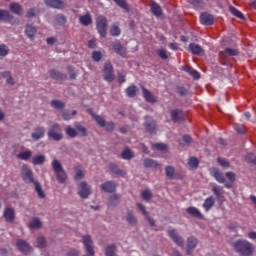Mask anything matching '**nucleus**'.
Instances as JSON below:
<instances>
[{"label": "nucleus", "mask_w": 256, "mask_h": 256, "mask_svg": "<svg viewBox=\"0 0 256 256\" xmlns=\"http://www.w3.org/2000/svg\"><path fill=\"white\" fill-rule=\"evenodd\" d=\"M232 247L235 253H238V255L241 256H251L253 253H255V245L245 239L236 240L232 244Z\"/></svg>", "instance_id": "f257e3e1"}, {"label": "nucleus", "mask_w": 256, "mask_h": 256, "mask_svg": "<svg viewBox=\"0 0 256 256\" xmlns=\"http://www.w3.org/2000/svg\"><path fill=\"white\" fill-rule=\"evenodd\" d=\"M107 25H108V22H107V18H105V16H99L96 19L97 31H98L99 35L104 39L107 37Z\"/></svg>", "instance_id": "f03ea898"}, {"label": "nucleus", "mask_w": 256, "mask_h": 256, "mask_svg": "<svg viewBox=\"0 0 256 256\" xmlns=\"http://www.w3.org/2000/svg\"><path fill=\"white\" fill-rule=\"evenodd\" d=\"M48 137L49 139H53V141H61L63 139L61 126L59 124H53L48 130Z\"/></svg>", "instance_id": "7ed1b4c3"}, {"label": "nucleus", "mask_w": 256, "mask_h": 256, "mask_svg": "<svg viewBox=\"0 0 256 256\" xmlns=\"http://www.w3.org/2000/svg\"><path fill=\"white\" fill-rule=\"evenodd\" d=\"M21 175H22V179L24 181V183H37V181H35V178L33 177V170H31V168L27 165H23L21 168Z\"/></svg>", "instance_id": "20e7f679"}, {"label": "nucleus", "mask_w": 256, "mask_h": 256, "mask_svg": "<svg viewBox=\"0 0 256 256\" xmlns=\"http://www.w3.org/2000/svg\"><path fill=\"white\" fill-rule=\"evenodd\" d=\"M104 80L111 83V81H115V75L113 74V65L111 63L104 64Z\"/></svg>", "instance_id": "39448f33"}, {"label": "nucleus", "mask_w": 256, "mask_h": 256, "mask_svg": "<svg viewBox=\"0 0 256 256\" xmlns=\"http://www.w3.org/2000/svg\"><path fill=\"white\" fill-rule=\"evenodd\" d=\"M16 247L21 251V253H24V255H29V253H32L33 251V248H31L29 243L23 239L17 240Z\"/></svg>", "instance_id": "423d86ee"}, {"label": "nucleus", "mask_w": 256, "mask_h": 256, "mask_svg": "<svg viewBox=\"0 0 256 256\" xmlns=\"http://www.w3.org/2000/svg\"><path fill=\"white\" fill-rule=\"evenodd\" d=\"M170 117L173 123H179L180 121L185 120V114L181 109H172L170 111Z\"/></svg>", "instance_id": "0eeeda50"}, {"label": "nucleus", "mask_w": 256, "mask_h": 256, "mask_svg": "<svg viewBox=\"0 0 256 256\" xmlns=\"http://www.w3.org/2000/svg\"><path fill=\"white\" fill-rule=\"evenodd\" d=\"M79 192L78 195L82 199H89V195H91V189H89V186L87 185V182H81L79 185Z\"/></svg>", "instance_id": "6e6552de"}, {"label": "nucleus", "mask_w": 256, "mask_h": 256, "mask_svg": "<svg viewBox=\"0 0 256 256\" xmlns=\"http://www.w3.org/2000/svg\"><path fill=\"white\" fill-rule=\"evenodd\" d=\"M169 237L172 239L174 243L178 245V247H183L185 245V241L183 240V237L179 236L175 229L168 231Z\"/></svg>", "instance_id": "1a4fd4ad"}, {"label": "nucleus", "mask_w": 256, "mask_h": 256, "mask_svg": "<svg viewBox=\"0 0 256 256\" xmlns=\"http://www.w3.org/2000/svg\"><path fill=\"white\" fill-rule=\"evenodd\" d=\"M101 191L104 193H115L117 189V184L113 181H107L100 186Z\"/></svg>", "instance_id": "9d476101"}, {"label": "nucleus", "mask_w": 256, "mask_h": 256, "mask_svg": "<svg viewBox=\"0 0 256 256\" xmlns=\"http://www.w3.org/2000/svg\"><path fill=\"white\" fill-rule=\"evenodd\" d=\"M49 75L51 79H55L56 81H67V74L57 70V69H51L49 71Z\"/></svg>", "instance_id": "9b49d317"}, {"label": "nucleus", "mask_w": 256, "mask_h": 256, "mask_svg": "<svg viewBox=\"0 0 256 256\" xmlns=\"http://www.w3.org/2000/svg\"><path fill=\"white\" fill-rule=\"evenodd\" d=\"M198 243L199 241L197 240V238H195V236H190L187 239V250H186L187 255H193V249L197 247Z\"/></svg>", "instance_id": "f8f14e48"}, {"label": "nucleus", "mask_w": 256, "mask_h": 256, "mask_svg": "<svg viewBox=\"0 0 256 256\" xmlns=\"http://www.w3.org/2000/svg\"><path fill=\"white\" fill-rule=\"evenodd\" d=\"M45 127L37 126L34 129V132L31 134V137L34 141H39V139H43L45 137Z\"/></svg>", "instance_id": "ddd939ff"}, {"label": "nucleus", "mask_w": 256, "mask_h": 256, "mask_svg": "<svg viewBox=\"0 0 256 256\" xmlns=\"http://www.w3.org/2000/svg\"><path fill=\"white\" fill-rule=\"evenodd\" d=\"M44 3L52 9H63L65 7L63 0H44Z\"/></svg>", "instance_id": "4468645a"}, {"label": "nucleus", "mask_w": 256, "mask_h": 256, "mask_svg": "<svg viewBox=\"0 0 256 256\" xmlns=\"http://www.w3.org/2000/svg\"><path fill=\"white\" fill-rule=\"evenodd\" d=\"M142 93L147 103H157V96L153 95L145 86H142Z\"/></svg>", "instance_id": "2eb2a0df"}, {"label": "nucleus", "mask_w": 256, "mask_h": 256, "mask_svg": "<svg viewBox=\"0 0 256 256\" xmlns=\"http://www.w3.org/2000/svg\"><path fill=\"white\" fill-rule=\"evenodd\" d=\"M112 49L117 53L118 55H121V57H125L127 55V49L123 47V44L121 42L116 41L112 43Z\"/></svg>", "instance_id": "dca6fc26"}, {"label": "nucleus", "mask_w": 256, "mask_h": 256, "mask_svg": "<svg viewBox=\"0 0 256 256\" xmlns=\"http://www.w3.org/2000/svg\"><path fill=\"white\" fill-rule=\"evenodd\" d=\"M150 11L154 17H163V8L157 2H152L150 5Z\"/></svg>", "instance_id": "f3484780"}, {"label": "nucleus", "mask_w": 256, "mask_h": 256, "mask_svg": "<svg viewBox=\"0 0 256 256\" xmlns=\"http://www.w3.org/2000/svg\"><path fill=\"white\" fill-rule=\"evenodd\" d=\"M200 21L202 25H213L215 23V17L209 13H202L200 15Z\"/></svg>", "instance_id": "a211bd4d"}, {"label": "nucleus", "mask_w": 256, "mask_h": 256, "mask_svg": "<svg viewBox=\"0 0 256 256\" xmlns=\"http://www.w3.org/2000/svg\"><path fill=\"white\" fill-rule=\"evenodd\" d=\"M202 207H203L204 211H206V213L211 211V209H213V207H215V197L209 196L208 198H206L204 200Z\"/></svg>", "instance_id": "6ab92c4d"}, {"label": "nucleus", "mask_w": 256, "mask_h": 256, "mask_svg": "<svg viewBox=\"0 0 256 256\" xmlns=\"http://www.w3.org/2000/svg\"><path fill=\"white\" fill-rule=\"evenodd\" d=\"M145 119H146V122L144 124L145 129L148 130L149 133H153V131H155V129L157 128V124L155 120H153V118L149 116H146Z\"/></svg>", "instance_id": "aec40b11"}, {"label": "nucleus", "mask_w": 256, "mask_h": 256, "mask_svg": "<svg viewBox=\"0 0 256 256\" xmlns=\"http://www.w3.org/2000/svg\"><path fill=\"white\" fill-rule=\"evenodd\" d=\"M3 215L7 223H13L15 221V210L13 208H6Z\"/></svg>", "instance_id": "412c9836"}, {"label": "nucleus", "mask_w": 256, "mask_h": 256, "mask_svg": "<svg viewBox=\"0 0 256 256\" xmlns=\"http://www.w3.org/2000/svg\"><path fill=\"white\" fill-rule=\"evenodd\" d=\"M25 33L31 41L35 39V35H37V28L33 26V24L26 25Z\"/></svg>", "instance_id": "4be33fe9"}, {"label": "nucleus", "mask_w": 256, "mask_h": 256, "mask_svg": "<svg viewBox=\"0 0 256 256\" xmlns=\"http://www.w3.org/2000/svg\"><path fill=\"white\" fill-rule=\"evenodd\" d=\"M187 213L188 215H190L191 217H195L196 219H204V216L201 213V211H199V209L193 206L187 208Z\"/></svg>", "instance_id": "5701e85b"}, {"label": "nucleus", "mask_w": 256, "mask_h": 256, "mask_svg": "<svg viewBox=\"0 0 256 256\" xmlns=\"http://www.w3.org/2000/svg\"><path fill=\"white\" fill-rule=\"evenodd\" d=\"M9 9L14 15H23V7L17 2L10 3Z\"/></svg>", "instance_id": "b1692460"}, {"label": "nucleus", "mask_w": 256, "mask_h": 256, "mask_svg": "<svg viewBox=\"0 0 256 256\" xmlns=\"http://www.w3.org/2000/svg\"><path fill=\"white\" fill-rule=\"evenodd\" d=\"M144 167H146V169H159L160 164L156 160L146 158L144 159Z\"/></svg>", "instance_id": "393cba45"}, {"label": "nucleus", "mask_w": 256, "mask_h": 256, "mask_svg": "<svg viewBox=\"0 0 256 256\" xmlns=\"http://www.w3.org/2000/svg\"><path fill=\"white\" fill-rule=\"evenodd\" d=\"M225 55H228V57H237V55H239V50L233 48H225L224 52H220V57L223 58Z\"/></svg>", "instance_id": "a878e982"}, {"label": "nucleus", "mask_w": 256, "mask_h": 256, "mask_svg": "<svg viewBox=\"0 0 256 256\" xmlns=\"http://www.w3.org/2000/svg\"><path fill=\"white\" fill-rule=\"evenodd\" d=\"M189 51L192 55H201V53H203V48L199 44L191 43L189 45Z\"/></svg>", "instance_id": "bb28decb"}, {"label": "nucleus", "mask_w": 256, "mask_h": 256, "mask_svg": "<svg viewBox=\"0 0 256 256\" xmlns=\"http://www.w3.org/2000/svg\"><path fill=\"white\" fill-rule=\"evenodd\" d=\"M33 157V152L31 150H26L17 154V159L21 161H29Z\"/></svg>", "instance_id": "cd10ccee"}, {"label": "nucleus", "mask_w": 256, "mask_h": 256, "mask_svg": "<svg viewBox=\"0 0 256 256\" xmlns=\"http://www.w3.org/2000/svg\"><path fill=\"white\" fill-rule=\"evenodd\" d=\"M117 254V246L115 244H109L105 248V255L106 256H116Z\"/></svg>", "instance_id": "c85d7f7f"}, {"label": "nucleus", "mask_w": 256, "mask_h": 256, "mask_svg": "<svg viewBox=\"0 0 256 256\" xmlns=\"http://www.w3.org/2000/svg\"><path fill=\"white\" fill-rule=\"evenodd\" d=\"M13 15L8 10L0 9V21H12Z\"/></svg>", "instance_id": "c756f323"}, {"label": "nucleus", "mask_w": 256, "mask_h": 256, "mask_svg": "<svg viewBox=\"0 0 256 256\" xmlns=\"http://www.w3.org/2000/svg\"><path fill=\"white\" fill-rule=\"evenodd\" d=\"M138 91H139V88H137V86L132 84L128 88H126V95L127 97L133 98L137 95Z\"/></svg>", "instance_id": "7c9ffc66"}, {"label": "nucleus", "mask_w": 256, "mask_h": 256, "mask_svg": "<svg viewBox=\"0 0 256 256\" xmlns=\"http://www.w3.org/2000/svg\"><path fill=\"white\" fill-rule=\"evenodd\" d=\"M109 169L114 175H119L120 177H123V175H125V172H123V170H121L119 166H117V164H109Z\"/></svg>", "instance_id": "2f4dec72"}, {"label": "nucleus", "mask_w": 256, "mask_h": 256, "mask_svg": "<svg viewBox=\"0 0 256 256\" xmlns=\"http://www.w3.org/2000/svg\"><path fill=\"white\" fill-rule=\"evenodd\" d=\"M42 226L43 224L41 223V220H39L37 217H34L28 224L29 229H41Z\"/></svg>", "instance_id": "473e14b6"}, {"label": "nucleus", "mask_w": 256, "mask_h": 256, "mask_svg": "<svg viewBox=\"0 0 256 256\" xmlns=\"http://www.w3.org/2000/svg\"><path fill=\"white\" fill-rule=\"evenodd\" d=\"M79 21H80L81 25H83L84 27H87V26L91 25V23H93V20L91 19V15H89V14H85V15L81 16L79 18Z\"/></svg>", "instance_id": "72a5a7b5"}, {"label": "nucleus", "mask_w": 256, "mask_h": 256, "mask_svg": "<svg viewBox=\"0 0 256 256\" xmlns=\"http://www.w3.org/2000/svg\"><path fill=\"white\" fill-rule=\"evenodd\" d=\"M34 186L39 199H45V191H43V187L41 186V183L34 182Z\"/></svg>", "instance_id": "f704fd0d"}, {"label": "nucleus", "mask_w": 256, "mask_h": 256, "mask_svg": "<svg viewBox=\"0 0 256 256\" xmlns=\"http://www.w3.org/2000/svg\"><path fill=\"white\" fill-rule=\"evenodd\" d=\"M65 131L66 135L70 137V139H75V137L79 135V133H77V128H73L71 126H67Z\"/></svg>", "instance_id": "c9c22d12"}, {"label": "nucleus", "mask_w": 256, "mask_h": 256, "mask_svg": "<svg viewBox=\"0 0 256 256\" xmlns=\"http://www.w3.org/2000/svg\"><path fill=\"white\" fill-rule=\"evenodd\" d=\"M75 129L80 137H87V128L79 123L75 124Z\"/></svg>", "instance_id": "e433bc0d"}, {"label": "nucleus", "mask_w": 256, "mask_h": 256, "mask_svg": "<svg viewBox=\"0 0 256 256\" xmlns=\"http://www.w3.org/2000/svg\"><path fill=\"white\" fill-rule=\"evenodd\" d=\"M32 163L34 165H43L45 163V155H43V154L35 155L32 158Z\"/></svg>", "instance_id": "4c0bfd02"}, {"label": "nucleus", "mask_w": 256, "mask_h": 256, "mask_svg": "<svg viewBox=\"0 0 256 256\" xmlns=\"http://www.w3.org/2000/svg\"><path fill=\"white\" fill-rule=\"evenodd\" d=\"M166 177L173 181L175 179V168L173 166H166L165 168Z\"/></svg>", "instance_id": "58836bf2"}, {"label": "nucleus", "mask_w": 256, "mask_h": 256, "mask_svg": "<svg viewBox=\"0 0 256 256\" xmlns=\"http://www.w3.org/2000/svg\"><path fill=\"white\" fill-rule=\"evenodd\" d=\"M212 192L217 197V199H221V198H223V195H225L223 188H221L220 186L212 187Z\"/></svg>", "instance_id": "ea45409f"}, {"label": "nucleus", "mask_w": 256, "mask_h": 256, "mask_svg": "<svg viewBox=\"0 0 256 256\" xmlns=\"http://www.w3.org/2000/svg\"><path fill=\"white\" fill-rule=\"evenodd\" d=\"M122 159H125L126 161H129L130 159H133V152L131 151V149H129L128 147H126L122 154H121Z\"/></svg>", "instance_id": "a19ab883"}, {"label": "nucleus", "mask_w": 256, "mask_h": 256, "mask_svg": "<svg viewBox=\"0 0 256 256\" xmlns=\"http://www.w3.org/2000/svg\"><path fill=\"white\" fill-rule=\"evenodd\" d=\"M56 179L59 183H65L67 181V173L65 172V170L56 172Z\"/></svg>", "instance_id": "79ce46f5"}, {"label": "nucleus", "mask_w": 256, "mask_h": 256, "mask_svg": "<svg viewBox=\"0 0 256 256\" xmlns=\"http://www.w3.org/2000/svg\"><path fill=\"white\" fill-rule=\"evenodd\" d=\"M192 141L193 139L191 138V136L184 135L182 139L178 140V143L181 147H185V145H189V143H191Z\"/></svg>", "instance_id": "37998d69"}, {"label": "nucleus", "mask_w": 256, "mask_h": 256, "mask_svg": "<svg viewBox=\"0 0 256 256\" xmlns=\"http://www.w3.org/2000/svg\"><path fill=\"white\" fill-rule=\"evenodd\" d=\"M52 168L54 173H59L63 171V166L61 165V162H59V160L57 159L52 161Z\"/></svg>", "instance_id": "c03bdc74"}, {"label": "nucleus", "mask_w": 256, "mask_h": 256, "mask_svg": "<svg viewBox=\"0 0 256 256\" xmlns=\"http://www.w3.org/2000/svg\"><path fill=\"white\" fill-rule=\"evenodd\" d=\"M234 130L236 133H239L240 135H245V133L247 132V129L245 128V125L243 124H234L233 125Z\"/></svg>", "instance_id": "a18cd8bd"}, {"label": "nucleus", "mask_w": 256, "mask_h": 256, "mask_svg": "<svg viewBox=\"0 0 256 256\" xmlns=\"http://www.w3.org/2000/svg\"><path fill=\"white\" fill-rule=\"evenodd\" d=\"M50 105L54 107V109H64L65 108V103L61 100H52Z\"/></svg>", "instance_id": "49530a36"}, {"label": "nucleus", "mask_w": 256, "mask_h": 256, "mask_svg": "<svg viewBox=\"0 0 256 256\" xmlns=\"http://www.w3.org/2000/svg\"><path fill=\"white\" fill-rule=\"evenodd\" d=\"M214 177H215L216 181H218V183L226 182L225 175L223 173H221L219 170H215Z\"/></svg>", "instance_id": "de8ad7c7"}, {"label": "nucleus", "mask_w": 256, "mask_h": 256, "mask_svg": "<svg viewBox=\"0 0 256 256\" xmlns=\"http://www.w3.org/2000/svg\"><path fill=\"white\" fill-rule=\"evenodd\" d=\"M188 3L194 7V9H203V0H188Z\"/></svg>", "instance_id": "09e8293b"}, {"label": "nucleus", "mask_w": 256, "mask_h": 256, "mask_svg": "<svg viewBox=\"0 0 256 256\" xmlns=\"http://www.w3.org/2000/svg\"><path fill=\"white\" fill-rule=\"evenodd\" d=\"M152 147L156 151H167L169 149V146L167 144H163V143H154L152 145Z\"/></svg>", "instance_id": "8fccbe9b"}, {"label": "nucleus", "mask_w": 256, "mask_h": 256, "mask_svg": "<svg viewBox=\"0 0 256 256\" xmlns=\"http://www.w3.org/2000/svg\"><path fill=\"white\" fill-rule=\"evenodd\" d=\"M110 35H112V37H119L121 35V28L117 25L111 26Z\"/></svg>", "instance_id": "3c124183"}, {"label": "nucleus", "mask_w": 256, "mask_h": 256, "mask_svg": "<svg viewBox=\"0 0 256 256\" xmlns=\"http://www.w3.org/2000/svg\"><path fill=\"white\" fill-rule=\"evenodd\" d=\"M141 197L144 201H149L150 199H153V194L151 193V190L146 189L141 192Z\"/></svg>", "instance_id": "603ef678"}, {"label": "nucleus", "mask_w": 256, "mask_h": 256, "mask_svg": "<svg viewBox=\"0 0 256 256\" xmlns=\"http://www.w3.org/2000/svg\"><path fill=\"white\" fill-rule=\"evenodd\" d=\"M188 165L191 169H197V167H199V159L196 157H190Z\"/></svg>", "instance_id": "864d4df0"}, {"label": "nucleus", "mask_w": 256, "mask_h": 256, "mask_svg": "<svg viewBox=\"0 0 256 256\" xmlns=\"http://www.w3.org/2000/svg\"><path fill=\"white\" fill-rule=\"evenodd\" d=\"M55 21L57 25H65V23H67V18L63 14H58L55 16Z\"/></svg>", "instance_id": "5fc2aeb1"}, {"label": "nucleus", "mask_w": 256, "mask_h": 256, "mask_svg": "<svg viewBox=\"0 0 256 256\" xmlns=\"http://www.w3.org/2000/svg\"><path fill=\"white\" fill-rule=\"evenodd\" d=\"M74 169L77 171L74 176V179L76 181H80V179H83L84 174H83V171L81 170V166H75Z\"/></svg>", "instance_id": "6e6d98bb"}, {"label": "nucleus", "mask_w": 256, "mask_h": 256, "mask_svg": "<svg viewBox=\"0 0 256 256\" xmlns=\"http://www.w3.org/2000/svg\"><path fill=\"white\" fill-rule=\"evenodd\" d=\"M126 221H128V223L132 226L137 225V218H135L131 212L127 213Z\"/></svg>", "instance_id": "4d7b16f0"}, {"label": "nucleus", "mask_w": 256, "mask_h": 256, "mask_svg": "<svg viewBox=\"0 0 256 256\" xmlns=\"http://www.w3.org/2000/svg\"><path fill=\"white\" fill-rule=\"evenodd\" d=\"M67 71L69 73V79H77V72H75V68L73 66H67Z\"/></svg>", "instance_id": "13d9d810"}, {"label": "nucleus", "mask_w": 256, "mask_h": 256, "mask_svg": "<svg viewBox=\"0 0 256 256\" xmlns=\"http://www.w3.org/2000/svg\"><path fill=\"white\" fill-rule=\"evenodd\" d=\"M94 121H96L97 125H99V127H105L106 125V121L105 118H103L102 116L96 115L94 116Z\"/></svg>", "instance_id": "bf43d9fd"}, {"label": "nucleus", "mask_w": 256, "mask_h": 256, "mask_svg": "<svg viewBox=\"0 0 256 256\" xmlns=\"http://www.w3.org/2000/svg\"><path fill=\"white\" fill-rule=\"evenodd\" d=\"M9 55V47L5 44L0 45V57H7Z\"/></svg>", "instance_id": "052dcab7"}, {"label": "nucleus", "mask_w": 256, "mask_h": 256, "mask_svg": "<svg viewBox=\"0 0 256 256\" xmlns=\"http://www.w3.org/2000/svg\"><path fill=\"white\" fill-rule=\"evenodd\" d=\"M230 11L234 17H237L238 19H245V16L241 13V11L237 10L234 7H230Z\"/></svg>", "instance_id": "680f3d73"}, {"label": "nucleus", "mask_w": 256, "mask_h": 256, "mask_svg": "<svg viewBox=\"0 0 256 256\" xmlns=\"http://www.w3.org/2000/svg\"><path fill=\"white\" fill-rule=\"evenodd\" d=\"M177 93H179L181 97H187L189 95V90L184 86H179L177 88Z\"/></svg>", "instance_id": "e2e57ef3"}, {"label": "nucleus", "mask_w": 256, "mask_h": 256, "mask_svg": "<svg viewBox=\"0 0 256 256\" xmlns=\"http://www.w3.org/2000/svg\"><path fill=\"white\" fill-rule=\"evenodd\" d=\"M39 12L38 9L36 8H30L27 13H26V17H28V19H31L33 17H36L37 13Z\"/></svg>", "instance_id": "0e129e2a"}, {"label": "nucleus", "mask_w": 256, "mask_h": 256, "mask_svg": "<svg viewBox=\"0 0 256 256\" xmlns=\"http://www.w3.org/2000/svg\"><path fill=\"white\" fill-rule=\"evenodd\" d=\"M120 201L119 195H113L109 198L110 205H119Z\"/></svg>", "instance_id": "69168bd1"}, {"label": "nucleus", "mask_w": 256, "mask_h": 256, "mask_svg": "<svg viewBox=\"0 0 256 256\" xmlns=\"http://www.w3.org/2000/svg\"><path fill=\"white\" fill-rule=\"evenodd\" d=\"M160 59H169V52H167V50L165 49H159L157 51Z\"/></svg>", "instance_id": "338daca9"}, {"label": "nucleus", "mask_w": 256, "mask_h": 256, "mask_svg": "<svg viewBox=\"0 0 256 256\" xmlns=\"http://www.w3.org/2000/svg\"><path fill=\"white\" fill-rule=\"evenodd\" d=\"M102 57H103V54H101V52H99V51L92 52L93 61H96L97 63H99V61H101Z\"/></svg>", "instance_id": "774afa93"}]
</instances>
